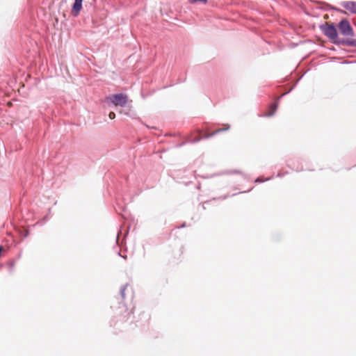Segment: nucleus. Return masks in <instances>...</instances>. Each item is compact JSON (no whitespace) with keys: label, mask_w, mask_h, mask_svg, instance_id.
Wrapping results in <instances>:
<instances>
[{"label":"nucleus","mask_w":356,"mask_h":356,"mask_svg":"<svg viewBox=\"0 0 356 356\" xmlns=\"http://www.w3.org/2000/svg\"><path fill=\"white\" fill-rule=\"evenodd\" d=\"M200 138H201L200 137H197V138H194L192 141L193 142H197V141H199L200 140Z\"/></svg>","instance_id":"nucleus-9"},{"label":"nucleus","mask_w":356,"mask_h":356,"mask_svg":"<svg viewBox=\"0 0 356 356\" xmlns=\"http://www.w3.org/2000/svg\"><path fill=\"white\" fill-rule=\"evenodd\" d=\"M221 129H218V130H216V131L211 133V134H205L203 135V138H209L212 136H213L215 134L219 132Z\"/></svg>","instance_id":"nucleus-6"},{"label":"nucleus","mask_w":356,"mask_h":356,"mask_svg":"<svg viewBox=\"0 0 356 356\" xmlns=\"http://www.w3.org/2000/svg\"><path fill=\"white\" fill-rule=\"evenodd\" d=\"M108 117L111 120H113L115 118V113L111 111L109 113Z\"/></svg>","instance_id":"nucleus-8"},{"label":"nucleus","mask_w":356,"mask_h":356,"mask_svg":"<svg viewBox=\"0 0 356 356\" xmlns=\"http://www.w3.org/2000/svg\"><path fill=\"white\" fill-rule=\"evenodd\" d=\"M338 29L340 33L347 38L346 40H350L354 35L353 30L346 19H343L339 23Z\"/></svg>","instance_id":"nucleus-2"},{"label":"nucleus","mask_w":356,"mask_h":356,"mask_svg":"<svg viewBox=\"0 0 356 356\" xmlns=\"http://www.w3.org/2000/svg\"><path fill=\"white\" fill-rule=\"evenodd\" d=\"M277 108V102L271 104L269 106L267 111L266 112L265 115L267 117L272 116L275 113Z\"/></svg>","instance_id":"nucleus-5"},{"label":"nucleus","mask_w":356,"mask_h":356,"mask_svg":"<svg viewBox=\"0 0 356 356\" xmlns=\"http://www.w3.org/2000/svg\"><path fill=\"white\" fill-rule=\"evenodd\" d=\"M321 30L334 43L348 45H355L356 44V42L352 40H340L337 35V29L333 24L325 23L321 26Z\"/></svg>","instance_id":"nucleus-1"},{"label":"nucleus","mask_w":356,"mask_h":356,"mask_svg":"<svg viewBox=\"0 0 356 356\" xmlns=\"http://www.w3.org/2000/svg\"><path fill=\"white\" fill-rule=\"evenodd\" d=\"M188 1L191 3H197V2H202L204 3H206L207 2V0H188Z\"/></svg>","instance_id":"nucleus-7"},{"label":"nucleus","mask_w":356,"mask_h":356,"mask_svg":"<svg viewBox=\"0 0 356 356\" xmlns=\"http://www.w3.org/2000/svg\"><path fill=\"white\" fill-rule=\"evenodd\" d=\"M132 313H133L132 310H130L129 312H127V314L125 316V317H128Z\"/></svg>","instance_id":"nucleus-10"},{"label":"nucleus","mask_w":356,"mask_h":356,"mask_svg":"<svg viewBox=\"0 0 356 356\" xmlns=\"http://www.w3.org/2000/svg\"><path fill=\"white\" fill-rule=\"evenodd\" d=\"M109 99L115 106H124L128 101V96L127 95L120 93L111 96Z\"/></svg>","instance_id":"nucleus-3"},{"label":"nucleus","mask_w":356,"mask_h":356,"mask_svg":"<svg viewBox=\"0 0 356 356\" xmlns=\"http://www.w3.org/2000/svg\"><path fill=\"white\" fill-rule=\"evenodd\" d=\"M83 1V0H75L74 1V3L72 6V14L74 16H77L79 14L82 8Z\"/></svg>","instance_id":"nucleus-4"}]
</instances>
